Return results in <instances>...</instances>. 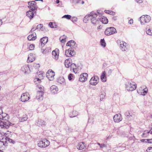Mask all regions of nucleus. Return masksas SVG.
Masks as SVG:
<instances>
[{
  "instance_id": "obj_27",
  "label": "nucleus",
  "mask_w": 152,
  "mask_h": 152,
  "mask_svg": "<svg viewBox=\"0 0 152 152\" xmlns=\"http://www.w3.org/2000/svg\"><path fill=\"white\" fill-rule=\"evenodd\" d=\"M58 82L63 85H65V82L64 78L63 77H60L58 79Z\"/></svg>"
},
{
  "instance_id": "obj_22",
  "label": "nucleus",
  "mask_w": 152,
  "mask_h": 152,
  "mask_svg": "<svg viewBox=\"0 0 152 152\" xmlns=\"http://www.w3.org/2000/svg\"><path fill=\"white\" fill-rule=\"evenodd\" d=\"M126 43L124 42H120V48L121 50L122 51H125L126 49Z\"/></svg>"
},
{
  "instance_id": "obj_8",
  "label": "nucleus",
  "mask_w": 152,
  "mask_h": 152,
  "mask_svg": "<svg viewBox=\"0 0 152 152\" xmlns=\"http://www.w3.org/2000/svg\"><path fill=\"white\" fill-rule=\"evenodd\" d=\"M75 53L72 48H70L65 51V55L67 57H71L75 55Z\"/></svg>"
},
{
  "instance_id": "obj_15",
  "label": "nucleus",
  "mask_w": 152,
  "mask_h": 152,
  "mask_svg": "<svg viewBox=\"0 0 152 152\" xmlns=\"http://www.w3.org/2000/svg\"><path fill=\"white\" fill-rule=\"evenodd\" d=\"M88 74L86 73L82 74L80 75V77L79 79V80L82 82H84L87 79Z\"/></svg>"
},
{
  "instance_id": "obj_59",
  "label": "nucleus",
  "mask_w": 152,
  "mask_h": 152,
  "mask_svg": "<svg viewBox=\"0 0 152 152\" xmlns=\"http://www.w3.org/2000/svg\"><path fill=\"white\" fill-rule=\"evenodd\" d=\"M2 113V110L1 107H0V114H1Z\"/></svg>"
},
{
  "instance_id": "obj_40",
  "label": "nucleus",
  "mask_w": 152,
  "mask_h": 152,
  "mask_svg": "<svg viewBox=\"0 0 152 152\" xmlns=\"http://www.w3.org/2000/svg\"><path fill=\"white\" fill-rule=\"evenodd\" d=\"M146 32L148 34L152 36V30L150 29L147 30L146 31Z\"/></svg>"
},
{
  "instance_id": "obj_57",
  "label": "nucleus",
  "mask_w": 152,
  "mask_h": 152,
  "mask_svg": "<svg viewBox=\"0 0 152 152\" xmlns=\"http://www.w3.org/2000/svg\"><path fill=\"white\" fill-rule=\"evenodd\" d=\"M36 29H37L36 28H33L31 29V31H34Z\"/></svg>"
},
{
  "instance_id": "obj_49",
  "label": "nucleus",
  "mask_w": 152,
  "mask_h": 152,
  "mask_svg": "<svg viewBox=\"0 0 152 152\" xmlns=\"http://www.w3.org/2000/svg\"><path fill=\"white\" fill-rule=\"evenodd\" d=\"M48 25H49V26L51 28H53V23H52L51 22H50L49 23Z\"/></svg>"
},
{
  "instance_id": "obj_13",
  "label": "nucleus",
  "mask_w": 152,
  "mask_h": 152,
  "mask_svg": "<svg viewBox=\"0 0 152 152\" xmlns=\"http://www.w3.org/2000/svg\"><path fill=\"white\" fill-rule=\"evenodd\" d=\"M48 41V38L46 37H43L40 40V43L39 46L42 47L47 43Z\"/></svg>"
},
{
  "instance_id": "obj_37",
  "label": "nucleus",
  "mask_w": 152,
  "mask_h": 152,
  "mask_svg": "<svg viewBox=\"0 0 152 152\" xmlns=\"http://www.w3.org/2000/svg\"><path fill=\"white\" fill-rule=\"evenodd\" d=\"M27 119V117L26 116H25L21 117L20 119L19 120L20 122H23L25 121H26Z\"/></svg>"
},
{
  "instance_id": "obj_61",
  "label": "nucleus",
  "mask_w": 152,
  "mask_h": 152,
  "mask_svg": "<svg viewBox=\"0 0 152 152\" xmlns=\"http://www.w3.org/2000/svg\"><path fill=\"white\" fill-rule=\"evenodd\" d=\"M61 42H64V41H65V39H62L61 40Z\"/></svg>"
},
{
  "instance_id": "obj_28",
  "label": "nucleus",
  "mask_w": 152,
  "mask_h": 152,
  "mask_svg": "<svg viewBox=\"0 0 152 152\" xmlns=\"http://www.w3.org/2000/svg\"><path fill=\"white\" fill-rule=\"evenodd\" d=\"M99 20L103 24H106L108 22L107 18L104 17H103L101 18H100Z\"/></svg>"
},
{
  "instance_id": "obj_11",
  "label": "nucleus",
  "mask_w": 152,
  "mask_h": 152,
  "mask_svg": "<svg viewBox=\"0 0 152 152\" xmlns=\"http://www.w3.org/2000/svg\"><path fill=\"white\" fill-rule=\"evenodd\" d=\"M136 84L134 83H129L128 85L127 86L126 88L127 90L129 91H133L136 88Z\"/></svg>"
},
{
  "instance_id": "obj_5",
  "label": "nucleus",
  "mask_w": 152,
  "mask_h": 152,
  "mask_svg": "<svg viewBox=\"0 0 152 152\" xmlns=\"http://www.w3.org/2000/svg\"><path fill=\"white\" fill-rule=\"evenodd\" d=\"M11 124L7 120L2 121L0 120V126L2 128L7 129L9 128L10 126L11 125Z\"/></svg>"
},
{
  "instance_id": "obj_33",
  "label": "nucleus",
  "mask_w": 152,
  "mask_h": 152,
  "mask_svg": "<svg viewBox=\"0 0 152 152\" xmlns=\"http://www.w3.org/2000/svg\"><path fill=\"white\" fill-rule=\"evenodd\" d=\"M45 122L44 121L41 120V119H39L38 122L37 123V125L40 126V125H45Z\"/></svg>"
},
{
  "instance_id": "obj_39",
  "label": "nucleus",
  "mask_w": 152,
  "mask_h": 152,
  "mask_svg": "<svg viewBox=\"0 0 152 152\" xmlns=\"http://www.w3.org/2000/svg\"><path fill=\"white\" fill-rule=\"evenodd\" d=\"M71 18V16L69 15H65L62 17V18H66L67 19H69Z\"/></svg>"
},
{
  "instance_id": "obj_6",
  "label": "nucleus",
  "mask_w": 152,
  "mask_h": 152,
  "mask_svg": "<svg viewBox=\"0 0 152 152\" xmlns=\"http://www.w3.org/2000/svg\"><path fill=\"white\" fill-rule=\"evenodd\" d=\"M99 78L97 76L92 77L90 80V84L93 86L96 85L99 82Z\"/></svg>"
},
{
  "instance_id": "obj_30",
  "label": "nucleus",
  "mask_w": 152,
  "mask_h": 152,
  "mask_svg": "<svg viewBox=\"0 0 152 152\" xmlns=\"http://www.w3.org/2000/svg\"><path fill=\"white\" fill-rule=\"evenodd\" d=\"M91 23L94 25H95L98 24L99 21L98 20V18H96L90 19Z\"/></svg>"
},
{
  "instance_id": "obj_21",
  "label": "nucleus",
  "mask_w": 152,
  "mask_h": 152,
  "mask_svg": "<svg viewBox=\"0 0 152 152\" xmlns=\"http://www.w3.org/2000/svg\"><path fill=\"white\" fill-rule=\"evenodd\" d=\"M35 59V56L33 54L30 53L28 55L27 62L30 63L33 62Z\"/></svg>"
},
{
  "instance_id": "obj_60",
  "label": "nucleus",
  "mask_w": 152,
  "mask_h": 152,
  "mask_svg": "<svg viewBox=\"0 0 152 152\" xmlns=\"http://www.w3.org/2000/svg\"><path fill=\"white\" fill-rule=\"evenodd\" d=\"M2 20L1 19H0V26L2 24Z\"/></svg>"
},
{
  "instance_id": "obj_20",
  "label": "nucleus",
  "mask_w": 152,
  "mask_h": 152,
  "mask_svg": "<svg viewBox=\"0 0 152 152\" xmlns=\"http://www.w3.org/2000/svg\"><path fill=\"white\" fill-rule=\"evenodd\" d=\"M71 62L72 60L70 58H69L65 60L64 62V64L65 67L67 68H69L70 66Z\"/></svg>"
},
{
  "instance_id": "obj_62",
  "label": "nucleus",
  "mask_w": 152,
  "mask_h": 152,
  "mask_svg": "<svg viewBox=\"0 0 152 152\" xmlns=\"http://www.w3.org/2000/svg\"><path fill=\"white\" fill-rule=\"evenodd\" d=\"M56 3L58 4L59 2V0H56Z\"/></svg>"
},
{
  "instance_id": "obj_24",
  "label": "nucleus",
  "mask_w": 152,
  "mask_h": 152,
  "mask_svg": "<svg viewBox=\"0 0 152 152\" xmlns=\"http://www.w3.org/2000/svg\"><path fill=\"white\" fill-rule=\"evenodd\" d=\"M50 88L51 93L53 94L56 93L57 92L58 90L57 87L55 85L52 86L50 87Z\"/></svg>"
},
{
  "instance_id": "obj_46",
  "label": "nucleus",
  "mask_w": 152,
  "mask_h": 152,
  "mask_svg": "<svg viewBox=\"0 0 152 152\" xmlns=\"http://www.w3.org/2000/svg\"><path fill=\"white\" fill-rule=\"evenodd\" d=\"M77 18L75 17H73L72 18V22L74 23H75L77 22Z\"/></svg>"
},
{
  "instance_id": "obj_32",
  "label": "nucleus",
  "mask_w": 152,
  "mask_h": 152,
  "mask_svg": "<svg viewBox=\"0 0 152 152\" xmlns=\"http://www.w3.org/2000/svg\"><path fill=\"white\" fill-rule=\"evenodd\" d=\"M106 77L105 76V72H103L102 75L101 76V79L103 82H105L106 81Z\"/></svg>"
},
{
  "instance_id": "obj_47",
  "label": "nucleus",
  "mask_w": 152,
  "mask_h": 152,
  "mask_svg": "<svg viewBox=\"0 0 152 152\" xmlns=\"http://www.w3.org/2000/svg\"><path fill=\"white\" fill-rule=\"evenodd\" d=\"M105 96V95L104 94H102L100 95V97L101 98L100 100L102 101L103 100V99L104 97Z\"/></svg>"
},
{
  "instance_id": "obj_35",
  "label": "nucleus",
  "mask_w": 152,
  "mask_h": 152,
  "mask_svg": "<svg viewBox=\"0 0 152 152\" xmlns=\"http://www.w3.org/2000/svg\"><path fill=\"white\" fill-rule=\"evenodd\" d=\"M1 140H0V148L4 146V142H6V141H4V140L2 139Z\"/></svg>"
},
{
  "instance_id": "obj_19",
  "label": "nucleus",
  "mask_w": 152,
  "mask_h": 152,
  "mask_svg": "<svg viewBox=\"0 0 152 152\" xmlns=\"http://www.w3.org/2000/svg\"><path fill=\"white\" fill-rule=\"evenodd\" d=\"M36 34L35 32H33L32 34L29 35L28 37V40L30 41L34 40L36 38Z\"/></svg>"
},
{
  "instance_id": "obj_43",
  "label": "nucleus",
  "mask_w": 152,
  "mask_h": 152,
  "mask_svg": "<svg viewBox=\"0 0 152 152\" xmlns=\"http://www.w3.org/2000/svg\"><path fill=\"white\" fill-rule=\"evenodd\" d=\"M145 152H152V147H148Z\"/></svg>"
},
{
  "instance_id": "obj_2",
  "label": "nucleus",
  "mask_w": 152,
  "mask_h": 152,
  "mask_svg": "<svg viewBox=\"0 0 152 152\" xmlns=\"http://www.w3.org/2000/svg\"><path fill=\"white\" fill-rule=\"evenodd\" d=\"M50 142L46 139H44L40 141L38 143V145L41 148H45L50 144Z\"/></svg>"
},
{
  "instance_id": "obj_52",
  "label": "nucleus",
  "mask_w": 152,
  "mask_h": 152,
  "mask_svg": "<svg viewBox=\"0 0 152 152\" xmlns=\"http://www.w3.org/2000/svg\"><path fill=\"white\" fill-rule=\"evenodd\" d=\"M3 117V115H2L1 114H0V120H2V121H4V120Z\"/></svg>"
},
{
  "instance_id": "obj_7",
  "label": "nucleus",
  "mask_w": 152,
  "mask_h": 152,
  "mask_svg": "<svg viewBox=\"0 0 152 152\" xmlns=\"http://www.w3.org/2000/svg\"><path fill=\"white\" fill-rule=\"evenodd\" d=\"M55 72L52 70H49L46 74V76L50 80H52L54 79Z\"/></svg>"
},
{
  "instance_id": "obj_42",
  "label": "nucleus",
  "mask_w": 152,
  "mask_h": 152,
  "mask_svg": "<svg viewBox=\"0 0 152 152\" xmlns=\"http://www.w3.org/2000/svg\"><path fill=\"white\" fill-rule=\"evenodd\" d=\"M1 114L2 115H3V117L4 118V120H6L8 118V117H6V115H7V114L2 113H1Z\"/></svg>"
},
{
  "instance_id": "obj_34",
  "label": "nucleus",
  "mask_w": 152,
  "mask_h": 152,
  "mask_svg": "<svg viewBox=\"0 0 152 152\" xmlns=\"http://www.w3.org/2000/svg\"><path fill=\"white\" fill-rule=\"evenodd\" d=\"M149 133H150L149 132H148L147 131H144L143 133L142 134V137H146L148 136Z\"/></svg>"
},
{
  "instance_id": "obj_18",
  "label": "nucleus",
  "mask_w": 152,
  "mask_h": 152,
  "mask_svg": "<svg viewBox=\"0 0 152 152\" xmlns=\"http://www.w3.org/2000/svg\"><path fill=\"white\" fill-rule=\"evenodd\" d=\"M43 78V77L42 74H40L39 77H36L34 79V82L36 84L40 83Z\"/></svg>"
},
{
  "instance_id": "obj_31",
  "label": "nucleus",
  "mask_w": 152,
  "mask_h": 152,
  "mask_svg": "<svg viewBox=\"0 0 152 152\" xmlns=\"http://www.w3.org/2000/svg\"><path fill=\"white\" fill-rule=\"evenodd\" d=\"M75 44V42L72 40H70L68 42L66 43V45L67 46H69L70 47L73 46Z\"/></svg>"
},
{
  "instance_id": "obj_54",
  "label": "nucleus",
  "mask_w": 152,
  "mask_h": 152,
  "mask_svg": "<svg viewBox=\"0 0 152 152\" xmlns=\"http://www.w3.org/2000/svg\"><path fill=\"white\" fill-rule=\"evenodd\" d=\"M137 2L139 3H141L142 2L143 0H136Z\"/></svg>"
},
{
  "instance_id": "obj_16",
  "label": "nucleus",
  "mask_w": 152,
  "mask_h": 152,
  "mask_svg": "<svg viewBox=\"0 0 152 152\" xmlns=\"http://www.w3.org/2000/svg\"><path fill=\"white\" fill-rule=\"evenodd\" d=\"M52 54L53 58L55 60H57L58 58V50L57 49H56L55 50H53L52 52Z\"/></svg>"
},
{
  "instance_id": "obj_36",
  "label": "nucleus",
  "mask_w": 152,
  "mask_h": 152,
  "mask_svg": "<svg viewBox=\"0 0 152 152\" xmlns=\"http://www.w3.org/2000/svg\"><path fill=\"white\" fill-rule=\"evenodd\" d=\"M100 42L101 43V45L102 46H103L104 47H105L106 44L104 39H101Z\"/></svg>"
},
{
  "instance_id": "obj_17",
  "label": "nucleus",
  "mask_w": 152,
  "mask_h": 152,
  "mask_svg": "<svg viewBox=\"0 0 152 152\" xmlns=\"http://www.w3.org/2000/svg\"><path fill=\"white\" fill-rule=\"evenodd\" d=\"M31 10L27 11L26 12V16L30 19L33 18L34 16V13Z\"/></svg>"
},
{
  "instance_id": "obj_12",
  "label": "nucleus",
  "mask_w": 152,
  "mask_h": 152,
  "mask_svg": "<svg viewBox=\"0 0 152 152\" xmlns=\"http://www.w3.org/2000/svg\"><path fill=\"white\" fill-rule=\"evenodd\" d=\"M114 121L116 123H118L121 121L122 118L121 115L120 114H116L113 117Z\"/></svg>"
},
{
  "instance_id": "obj_44",
  "label": "nucleus",
  "mask_w": 152,
  "mask_h": 152,
  "mask_svg": "<svg viewBox=\"0 0 152 152\" xmlns=\"http://www.w3.org/2000/svg\"><path fill=\"white\" fill-rule=\"evenodd\" d=\"M34 46L33 44H31L30 45L29 48L30 50H32L34 49Z\"/></svg>"
},
{
  "instance_id": "obj_45",
  "label": "nucleus",
  "mask_w": 152,
  "mask_h": 152,
  "mask_svg": "<svg viewBox=\"0 0 152 152\" xmlns=\"http://www.w3.org/2000/svg\"><path fill=\"white\" fill-rule=\"evenodd\" d=\"M144 140L145 141V142H148L149 143H152V139Z\"/></svg>"
},
{
  "instance_id": "obj_3",
  "label": "nucleus",
  "mask_w": 152,
  "mask_h": 152,
  "mask_svg": "<svg viewBox=\"0 0 152 152\" xmlns=\"http://www.w3.org/2000/svg\"><path fill=\"white\" fill-rule=\"evenodd\" d=\"M151 20L150 16L148 15H143L140 18V20L142 24H144L145 23H148Z\"/></svg>"
},
{
  "instance_id": "obj_29",
  "label": "nucleus",
  "mask_w": 152,
  "mask_h": 152,
  "mask_svg": "<svg viewBox=\"0 0 152 152\" xmlns=\"http://www.w3.org/2000/svg\"><path fill=\"white\" fill-rule=\"evenodd\" d=\"M70 67L71 70H73V71L75 73H76L77 72L76 71V65L74 63H72L71 64Z\"/></svg>"
},
{
  "instance_id": "obj_1",
  "label": "nucleus",
  "mask_w": 152,
  "mask_h": 152,
  "mask_svg": "<svg viewBox=\"0 0 152 152\" xmlns=\"http://www.w3.org/2000/svg\"><path fill=\"white\" fill-rule=\"evenodd\" d=\"M117 33L116 29L113 27L107 28L104 31L105 34L107 36H109Z\"/></svg>"
},
{
  "instance_id": "obj_64",
  "label": "nucleus",
  "mask_w": 152,
  "mask_h": 152,
  "mask_svg": "<svg viewBox=\"0 0 152 152\" xmlns=\"http://www.w3.org/2000/svg\"><path fill=\"white\" fill-rule=\"evenodd\" d=\"M0 152H4V151H2L1 150H0Z\"/></svg>"
},
{
  "instance_id": "obj_26",
  "label": "nucleus",
  "mask_w": 152,
  "mask_h": 152,
  "mask_svg": "<svg viewBox=\"0 0 152 152\" xmlns=\"http://www.w3.org/2000/svg\"><path fill=\"white\" fill-rule=\"evenodd\" d=\"M29 69V67L27 65H25L21 68V71L23 73L26 74Z\"/></svg>"
},
{
  "instance_id": "obj_23",
  "label": "nucleus",
  "mask_w": 152,
  "mask_h": 152,
  "mask_svg": "<svg viewBox=\"0 0 152 152\" xmlns=\"http://www.w3.org/2000/svg\"><path fill=\"white\" fill-rule=\"evenodd\" d=\"M85 143L84 142H80L77 146V148L79 150H82L86 148Z\"/></svg>"
},
{
  "instance_id": "obj_25",
  "label": "nucleus",
  "mask_w": 152,
  "mask_h": 152,
  "mask_svg": "<svg viewBox=\"0 0 152 152\" xmlns=\"http://www.w3.org/2000/svg\"><path fill=\"white\" fill-rule=\"evenodd\" d=\"M97 14L95 13L94 12H91L88 15V19H91L93 18V19L97 17Z\"/></svg>"
},
{
  "instance_id": "obj_50",
  "label": "nucleus",
  "mask_w": 152,
  "mask_h": 152,
  "mask_svg": "<svg viewBox=\"0 0 152 152\" xmlns=\"http://www.w3.org/2000/svg\"><path fill=\"white\" fill-rule=\"evenodd\" d=\"M42 26H43V25L42 24H39L37 25V27L36 28L37 29L38 28H39V29H41V28L42 27Z\"/></svg>"
},
{
  "instance_id": "obj_41",
  "label": "nucleus",
  "mask_w": 152,
  "mask_h": 152,
  "mask_svg": "<svg viewBox=\"0 0 152 152\" xmlns=\"http://www.w3.org/2000/svg\"><path fill=\"white\" fill-rule=\"evenodd\" d=\"M38 87L39 88V90L40 91H42L43 92L44 90V88L42 86L38 85Z\"/></svg>"
},
{
  "instance_id": "obj_4",
  "label": "nucleus",
  "mask_w": 152,
  "mask_h": 152,
  "mask_svg": "<svg viewBox=\"0 0 152 152\" xmlns=\"http://www.w3.org/2000/svg\"><path fill=\"white\" fill-rule=\"evenodd\" d=\"M148 91V89L146 88V86H143L137 90L138 93L142 95H145Z\"/></svg>"
},
{
  "instance_id": "obj_58",
  "label": "nucleus",
  "mask_w": 152,
  "mask_h": 152,
  "mask_svg": "<svg viewBox=\"0 0 152 152\" xmlns=\"http://www.w3.org/2000/svg\"><path fill=\"white\" fill-rule=\"evenodd\" d=\"M150 133L151 134H152V128L149 131Z\"/></svg>"
},
{
  "instance_id": "obj_53",
  "label": "nucleus",
  "mask_w": 152,
  "mask_h": 152,
  "mask_svg": "<svg viewBox=\"0 0 152 152\" xmlns=\"http://www.w3.org/2000/svg\"><path fill=\"white\" fill-rule=\"evenodd\" d=\"M129 23L130 24H132L133 23V20L132 19H130L129 21Z\"/></svg>"
},
{
  "instance_id": "obj_14",
  "label": "nucleus",
  "mask_w": 152,
  "mask_h": 152,
  "mask_svg": "<svg viewBox=\"0 0 152 152\" xmlns=\"http://www.w3.org/2000/svg\"><path fill=\"white\" fill-rule=\"evenodd\" d=\"M43 92L40 91L39 90L37 92L36 95L37 99L39 101H41L43 99Z\"/></svg>"
},
{
  "instance_id": "obj_9",
  "label": "nucleus",
  "mask_w": 152,
  "mask_h": 152,
  "mask_svg": "<svg viewBox=\"0 0 152 152\" xmlns=\"http://www.w3.org/2000/svg\"><path fill=\"white\" fill-rule=\"evenodd\" d=\"M29 6L28 7L32 11L36 10L37 7L36 5V3L35 1H31L28 2Z\"/></svg>"
},
{
  "instance_id": "obj_38",
  "label": "nucleus",
  "mask_w": 152,
  "mask_h": 152,
  "mask_svg": "<svg viewBox=\"0 0 152 152\" xmlns=\"http://www.w3.org/2000/svg\"><path fill=\"white\" fill-rule=\"evenodd\" d=\"M2 139L4 140V141L6 140L7 141H8L10 142H12L14 143V142H12L13 141L12 140L8 137H6V138H2Z\"/></svg>"
},
{
  "instance_id": "obj_10",
  "label": "nucleus",
  "mask_w": 152,
  "mask_h": 152,
  "mask_svg": "<svg viewBox=\"0 0 152 152\" xmlns=\"http://www.w3.org/2000/svg\"><path fill=\"white\" fill-rule=\"evenodd\" d=\"M30 95L27 92L23 94L21 96V100L22 102H25L28 101L29 99Z\"/></svg>"
},
{
  "instance_id": "obj_63",
  "label": "nucleus",
  "mask_w": 152,
  "mask_h": 152,
  "mask_svg": "<svg viewBox=\"0 0 152 152\" xmlns=\"http://www.w3.org/2000/svg\"><path fill=\"white\" fill-rule=\"evenodd\" d=\"M97 144L99 145L100 147V146L101 145V144L99 143H97Z\"/></svg>"
},
{
  "instance_id": "obj_48",
  "label": "nucleus",
  "mask_w": 152,
  "mask_h": 152,
  "mask_svg": "<svg viewBox=\"0 0 152 152\" xmlns=\"http://www.w3.org/2000/svg\"><path fill=\"white\" fill-rule=\"evenodd\" d=\"M107 145L104 144H101V145L100 147L101 149H102L103 148L106 147Z\"/></svg>"
},
{
  "instance_id": "obj_51",
  "label": "nucleus",
  "mask_w": 152,
  "mask_h": 152,
  "mask_svg": "<svg viewBox=\"0 0 152 152\" xmlns=\"http://www.w3.org/2000/svg\"><path fill=\"white\" fill-rule=\"evenodd\" d=\"M72 75L70 74L68 76V79L69 80H71L72 79Z\"/></svg>"
},
{
  "instance_id": "obj_55",
  "label": "nucleus",
  "mask_w": 152,
  "mask_h": 152,
  "mask_svg": "<svg viewBox=\"0 0 152 152\" xmlns=\"http://www.w3.org/2000/svg\"><path fill=\"white\" fill-rule=\"evenodd\" d=\"M53 27V28H56L57 27V25L56 24V23H54Z\"/></svg>"
},
{
  "instance_id": "obj_56",
  "label": "nucleus",
  "mask_w": 152,
  "mask_h": 152,
  "mask_svg": "<svg viewBox=\"0 0 152 152\" xmlns=\"http://www.w3.org/2000/svg\"><path fill=\"white\" fill-rule=\"evenodd\" d=\"M105 12L106 13H107L108 14H110L111 13V12H109V11H107V10H105Z\"/></svg>"
}]
</instances>
